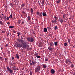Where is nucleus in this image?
<instances>
[{
  "label": "nucleus",
  "instance_id": "obj_38",
  "mask_svg": "<svg viewBox=\"0 0 75 75\" xmlns=\"http://www.w3.org/2000/svg\"><path fill=\"white\" fill-rule=\"evenodd\" d=\"M45 61H48V59L46 58V59H45Z\"/></svg>",
  "mask_w": 75,
  "mask_h": 75
},
{
  "label": "nucleus",
  "instance_id": "obj_27",
  "mask_svg": "<svg viewBox=\"0 0 75 75\" xmlns=\"http://www.w3.org/2000/svg\"><path fill=\"white\" fill-rule=\"evenodd\" d=\"M57 42H54V45H55L56 46H57Z\"/></svg>",
  "mask_w": 75,
  "mask_h": 75
},
{
  "label": "nucleus",
  "instance_id": "obj_61",
  "mask_svg": "<svg viewBox=\"0 0 75 75\" xmlns=\"http://www.w3.org/2000/svg\"><path fill=\"white\" fill-rule=\"evenodd\" d=\"M1 12V11L0 10V13Z\"/></svg>",
  "mask_w": 75,
  "mask_h": 75
},
{
  "label": "nucleus",
  "instance_id": "obj_29",
  "mask_svg": "<svg viewBox=\"0 0 75 75\" xmlns=\"http://www.w3.org/2000/svg\"><path fill=\"white\" fill-rule=\"evenodd\" d=\"M54 28L55 29V30H57V29H58V27H57V26H55V28Z\"/></svg>",
  "mask_w": 75,
  "mask_h": 75
},
{
  "label": "nucleus",
  "instance_id": "obj_35",
  "mask_svg": "<svg viewBox=\"0 0 75 75\" xmlns=\"http://www.w3.org/2000/svg\"><path fill=\"white\" fill-rule=\"evenodd\" d=\"M5 32V31H2V32H1V34H3V33H4Z\"/></svg>",
  "mask_w": 75,
  "mask_h": 75
},
{
  "label": "nucleus",
  "instance_id": "obj_31",
  "mask_svg": "<svg viewBox=\"0 0 75 75\" xmlns=\"http://www.w3.org/2000/svg\"><path fill=\"white\" fill-rule=\"evenodd\" d=\"M64 46H67V43H65L64 44Z\"/></svg>",
  "mask_w": 75,
  "mask_h": 75
},
{
  "label": "nucleus",
  "instance_id": "obj_54",
  "mask_svg": "<svg viewBox=\"0 0 75 75\" xmlns=\"http://www.w3.org/2000/svg\"><path fill=\"white\" fill-rule=\"evenodd\" d=\"M35 55H36V56L38 55V54H37V53H36L35 54Z\"/></svg>",
  "mask_w": 75,
  "mask_h": 75
},
{
  "label": "nucleus",
  "instance_id": "obj_39",
  "mask_svg": "<svg viewBox=\"0 0 75 75\" xmlns=\"http://www.w3.org/2000/svg\"><path fill=\"white\" fill-rule=\"evenodd\" d=\"M24 21H22L21 22V24H24Z\"/></svg>",
  "mask_w": 75,
  "mask_h": 75
},
{
  "label": "nucleus",
  "instance_id": "obj_56",
  "mask_svg": "<svg viewBox=\"0 0 75 75\" xmlns=\"http://www.w3.org/2000/svg\"><path fill=\"white\" fill-rule=\"evenodd\" d=\"M27 11H29V9H28L27 10Z\"/></svg>",
  "mask_w": 75,
  "mask_h": 75
},
{
  "label": "nucleus",
  "instance_id": "obj_4",
  "mask_svg": "<svg viewBox=\"0 0 75 75\" xmlns=\"http://www.w3.org/2000/svg\"><path fill=\"white\" fill-rule=\"evenodd\" d=\"M40 66H38L37 67L36 69H35V72H37L40 71Z\"/></svg>",
  "mask_w": 75,
  "mask_h": 75
},
{
  "label": "nucleus",
  "instance_id": "obj_22",
  "mask_svg": "<svg viewBox=\"0 0 75 75\" xmlns=\"http://www.w3.org/2000/svg\"><path fill=\"white\" fill-rule=\"evenodd\" d=\"M74 65L73 64H71V67L74 68Z\"/></svg>",
  "mask_w": 75,
  "mask_h": 75
},
{
  "label": "nucleus",
  "instance_id": "obj_47",
  "mask_svg": "<svg viewBox=\"0 0 75 75\" xmlns=\"http://www.w3.org/2000/svg\"><path fill=\"white\" fill-rule=\"evenodd\" d=\"M6 17H7V16L5 15L4 17V18L6 19Z\"/></svg>",
  "mask_w": 75,
  "mask_h": 75
},
{
  "label": "nucleus",
  "instance_id": "obj_45",
  "mask_svg": "<svg viewBox=\"0 0 75 75\" xmlns=\"http://www.w3.org/2000/svg\"><path fill=\"white\" fill-rule=\"evenodd\" d=\"M27 49L28 50H30V47H27Z\"/></svg>",
  "mask_w": 75,
  "mask_h": 75
},
{
  "label": "nucleus",
  "instance_id": "obj_23",
  "mask_svg": "<svg viewBox=\"0 0 75 75\" xmlns=\"http://www.w3.org/2000/svg\"><path fill=\"white\" fill-rule=\"evenodd\" d=\"M31 11L30 12L32 13H33V9L31 8Z\"/></svg>",
  "mask_w": 75,
  "mask_h": 75
},
{
  "label": "nucleus",
  "instance_id": "obj_2",
  "mask_svg": "<svg viewBox=\"0 0 75 75\" xmlns=\"http://www.w3.org/2000/svg\"><path fill=\"white\" fill-rule=\"evenodd\" d=\"M27 40L28 41H29V42H33V41H34V38H31V37H30L28 38Z\"/></svg>",
  "mask_w": 75,
  "mask_h": 75
},
{
  "label": "nucleus",
  "instance_id": "obj_5",
  "mask_svg": "<svg viewBox=\"0 0 75 75\" xmlns=\"http://www.w3.org/2000/svg\"><path fill=\"white\" fill-rule=\"evenodd\" d=\"M37 15L38 16H39V17H42V12H41L40 13V12H37Z\"/></svg>",
  "mask_w": 75,
  "mask_h": 75
},
{
  "label": "nucleus",
  "instance_id": "obj_50",
  "mask_svg": "<svg viewBox=\"0 0 75 75\" xmlns=\"http://www.w3.org/2000/svg\"><path fill=\"white\" fill-rule=\"evenodd\" d=\"M3 17H4V16H1V20H2V18H3Z\"/></svg>",
  "mask_w": 75,
  "mask_h": 75
},
{
  "label": "nucleus",
  "instance_id": "obj_34",
  "mask_svg": "<svg viewBox=\"0 0 75 75\" xmlns=\"http://www.w3.org/2000/svg\"><path fill=\"white\" fill-rule=\"evenodd\" d=\"M18 23L19 24H20L21 23V20H19L18 21Z\"/></svg>",
  "mask_w": 75,
  "mask_h": 75
},
{
  "label": "nucleus",
  "instance_id": "obj_1",
  "mask_svg": "<svg viewBox=\"0 0 75 75\" xmlns=\"http://www.w3.org/2000/svg\"><path fill=\"white\" fill-rule=\"evenodd\" d=\"M21 42V44L20 43H17L16 44V46L17 47H22V48H27V47L28 46L27 45V42L25 40L22 39Z\"/></svg>",
  "mask_w": 75,
  "mask_h": 75
},
{
  "label": "nucleus",
  "instance_id": "obj_12",
  "mask_svg": "<svg viewBox=\"0 0 75 75\" xmlns=\"http://www.w3.org/2000/svg\"><path fill=\"white\" fill-rule=\"evenodd\" d=\"M48 49L49 50V51H52V48H51V47H50L48 48Z\"/></svg>",
  "mask_w": 75,
  "mask_h": 75
},
{
  "label": "nucleus",
  "instance_id": "obj_26",
  "mask_svg": "<svg viewBox=\"0 0 75 75\" xmlns=\"http://www.w3.org/2000/svg\"><path fill=\"white\" fill-rule=\"evenodd\" d=\"M9 28H14V26H9Z\"/></svg>",
  "mask_w": 75,
  "mask_h": 75
},
{
  "label": "nucleus",
  "instance_id": "obj_58",
  "mask_svg": "<svg viewBox=\"0 0 75 75\" xmlns=\"http://www.w3.org/2000/svg\"><path fill=\"white\" fill-rule=\"evenodd\" d=\"M11 65H13V63H11Z\"/></svg>",
  "mask_w": 75,
  "mask_h": 75
},
{
  "label": "nucleus",
  "instance_id": "obj_43",
  "mask_svg": "<svg viewBox=\"0 0 75 75\" xmlns=\"http://www.w3.org/2000/svg\"><path fill=\"white\" fill-rule=\"evenodd\" d=\"M32 62V61H30V65H33V63L32 64V62Z\"/></svg>",
  "mask_w": 75,
  "mask_h": 75
},
{
  "label": "nucleus",
  "instance_id": "obj_60",
  "mask_svg": "<svg viewBox=\"0 0 75 75\" xmlns=\"http://www.w3.org/2000/svg\"><path fill=\"white\" fill-rule=\"evenodd\" d=\"M1 16L0 15V18H1Z\"/></svg>",
  "mask_w": 75,
  "mask_h": 75
},
{
  "label": "nucleus",
  "instance_id": "obj_30",
  "mask_svg": "<svg viewBox=\"0 0 75 75\" xmlns=\"http://www.w3.org/2000/svg\"><path fill=\"white\" fill-rule=\"evenodd\" d=\"M61 0H59L57 1V3H60L61 2Z\"/></svg>",
  "mask_w": 75,
  "mask_h": 75
},
{
  "label": "nucleus",
  "instance_id": "obj_64",
  "mask_svg": "<svg viewBox=\"0 0 75 75\" xmlns=\"http://www.w3.org/2000/svg\"><path fill=\"white\" fill-rule=\"evenodd\" d=\"M1 49H3V48L2 47V48H1Z\"/></svg>",
  "mask_w": 75,
  "mask_h": 75
},
{
  "label": "nucleus",
  "instance_id": "obj_19",
  "mask_svg": "<svg viewBox=\"0 0 75 75\" xmlns=\"http://www.w3.org/2000/svg\"><path fill=\"white\" fill-rule=\"evenodd\" d=\"M16 58L18 59H19V56H18V54H16Z\"/></svg>",
  "mask_w": 75,
  "mask_h": 75
},
{
  "label": "nucleus",
  "instance_id": "obj_15",
  "mask_svg": "<svg viewBox=\"0 0 75 75\" xmlns=\"http://www.w3.org/2000/svg\"><path fill=\"white\" fill-rule=\"evenodd\" d=\"M59 21H60V22L61 23H62V22H63V21L62 19H59V20H58Z\"/></svg>",
  "mask_w": 75,
  "mask_h": 75
},
{
  "label": "nucleus",
  "instance_id": "obj_28",
  "mask_svg": "<svg viewBox=\"0 0 75 75\" xmlns=\"http://www.w3.org/2000/svg\"><path fill=\"white\" fill-rule=\"evenodd\" d=\"M10 4L11 5V6H13V4H12L11 2H10Z\"/></svg>",
  "mask_w": 75,
  "mask_h": 75
},
{
  "label": "nucleus",
  "instance_id": "obj_59",
  "mask_svg": "<svg viewBox=\"0 0 75 75\" xmlns=\"http://www.w3.org/2000/svg\"><path fill=\"white\" fill-rule=\"evenodd\" d=\"M0 59H2V57H0Z\"/></svg>",
  "mask_w": 75,
  "mask_h": 75
},
{
  "label": "nucleus",
  "instance_id": "obj_48",
  "mask_svg": "<svg viewBox=\"0 0 75 75\" xmlns=\"http://www.w3.org/2000/svg\"><path fill=\"white\" fill-rule=\"evenodd\" d=\"M54 19H57V16H55L54 17Z\"/></svg>",
  "mask_w": 75,
  "mask_h": 75
},
{
  "label": "nucleus",
  "instance_id": "obj_18",
  "mask_svg": "<svg viewBox=\"0 0 75 75\" xmlns=\"http://www.w3.org/2000/svg\"><path fill=\"white\" fill-rule=\"evenodd\" d=\"M43 68H47V66L45 65H43Z\"/></svg>",
  "mask_w": 75,
  "mask_h": 75
},
{
  "label": "nucleus",
  "instance_id": "obj_42",
  "mask_svg": "<svg viewBox=\"0 0 75 75\" xmlns=\"http://www.w3.org/2000/svg\"><path fill=\"white\" fill-rule=\"evenodd\" d=\"M63 17L64 19H65V15L64 14L63 15Z\"/></svg>",
  "mask_w": 75,
  "mask_h": 75
},
{
  "label": "nucleus",
  "instance_id": "obj_41",
  "mask_svg": "<svg viewBox=\"0 0 75 75\" xmlns=\"http://www.w3.org/2000/svg\"><path fill=\"white\" fill-rule=\"evenodd\" d=\"M9 45L8 44H6L5 45V47H8V46Z\"/></svg>",
  "mask_w": 75,
  "mask_h": 75
},
{
  "label": "nucleus",
  "instance_id": "obj_49",
  "mask_svg": "<svg viewBox=\"0 0 75 75\" xmlns=\"http://www.w3.org/2000/svg\"><path fill=\"white\" fill-rule=\"evenodd\" d=\"M22 13H23V14H25V12L24 11H23Z\"/></svg>",
  "mask_w": 75,
  "mask_h": 75
},
{
  "label": "nucleus",
  "instance_id": "obj_24",
  "mask_svg": "<svg viewBox=\"0 0 75 75\" xmlns=\"http://www.w3.org/2000/svg\"><path fill=\"white\" fill-rule=\"evenodd\" d=\"M42 4H44V0H42Z\"/></svg>",
  "mask_w": 75,
  "mask_h": 75
},
{
  "label": "nucleus",
  "instance_id": "obj_17",
  "mask_svg": "<svg viewBox=\"0 0 75 75\" xmlns=\"http://www.w3.org/2000/svg\"><path fill=\"white\" fill-rule=\"evenodd\" d=\"M12 68L13 69V71H16V70H17V69H16V68H17L12 67Z\"/></svg>",
  "mask_w": 75,
  "mask_h": 75
},
{
  "label": "nucleus",
  "instance_id": "obj_21",
  "mask_svg": "<svg viewBox=\"0 0 75 75\" xmlns=\"http://www.w3.org/2000/svg\"><path fill=\"white\" fill-rule=\"evenodd\" d=\"M28 20H30V16H28Z\"/></svg>",
  "mask_w": 75,
  "mask_h": 75
},
{
  "label": "nucleus",
  "instance_id": "obj_16",
  "mask_svg": "<svg viewBox=\"0 0 75 75\" xmlns=\"http://www.w3.org/2000/svg\"><path fill=\"white\" fill-rule=\"evenodd\" d=\"M17 40L19 42H21V39H20L19 38L17 39Z\"/></svg>",
  "mask_w": 75,
  "mask_h": 75
},
{
  "label": "nucleus",
  "instance_id": "obj_13",
  "mask_svg": "<svg viewBox=\"0 0 75 75\" xmlns=\"http://www.w3.org/2000/svg\"><path fill=\"white\" fill-rule=\"evenodd\" d=\"M44 31L45 33H47V28H44Z\"/></svg>",
  "mask_w": 75,
  "mask_h": 75
},
{
  "label": "nucleus",
  "instance_id": "obj_25",
  "mask_svg": "<svg viewBox=\"0 0 75 75\" xmlns=\"http://www.w3.org/2000/svg\"><path fill=\"white\" fill-rule=\"evenodd\" d=\"M36 57L37 58H41V57L40 56L37 55L36 56Z\"/></svg>",
  "mask_w": 75,
  "mask_h": 75
},
{
  "label": "nucleus",
  "instance_id": "obj_51",
  "mask_svg": "<svg viewBox=\"0 0 75 75\" xmlns=\"http://www.w3.org/2000/svg\"><path fill=\"white\" fill-rule=\"evenodd\" d=\"M25 5L24 4H22V7H24Z\"/></svg>",
  "mask_w": 75,
  "mask_h": 75
},
{
  "label": "nucleus",
  "instance_id": "obj_36",
  "mask_svg": "<svg viewBox=\"0 0 75 75\" xmlns=\"http://www.w3.org/2000/svg\"><path fill=\"white\" fill-rule=\"evenodd\" d=\"M14 57L13 56L11 57V59H12V60H13H13H14Z\"/></svg>",
  "mask_w": 75,
  "mask_h": 75
},
{
  "label": "nucleus",
  "instance_id": "obj_20",
  "mask_svg": "<svg viewBox=\"0 0 75 75\" xmlns=\"http://www.w3.org/2000/svg\"><path fill=\"white\" fill-rule=\"evenodd\" d=\"M19 33H20L19 32H18L17 33V34H18V37L19 35H21V34H20Z\"/></svg>",
  "mask_w": 75,
  "mask_h": 75
},
{
  "label": "nucleus",
  "instance_id": "obj_14",
  "mask_svg": "<svg viewBox=\"0 0 75 75\" xmlns=\"http://www.w3.org/2000/svg\"><path fill=\"white\" fill-rule=\"evenodd\" d=\"M42 15L43 16H46L47 14L45 12H43L42 13Z\"/></svg>",
  "mask_w": 75,
  "mask_h": 75
},
{
  "label": "nucleus",
  "instance_id": "obj_37",
  "mask_svg": "<svg viewBox=\"0 0 75 75\" xmlns=\"http://www.w3.org/2000/svg\"><path fill=\"white\" fill-rule=\"evenodd\" d=\"M10 16H11V18H13V15L12 14H11Z\"/></svg>",
  "mask_w": 75,
  "mask_h": 75
},
{
  "label": "nucleus",
  "instance_id": "obj_8",
  "mask_svg": "<svg viewBox=\"0 0 75 75\" xmlns=\"http://www.w3.org/2000/svg\"><path fill=\"white\" fill-rule=\"evenodd\" d=\"M39 45L40 47H42L43 46V44L42 42H40L39 43Z\"/></svg>",
  "mask_w": 75,
  "mask_h": 75
},
{
  "label": "nucleus",
  "instance_id": "obj_63",
  "mask_svg": "<svg viewBox=\"0 0 75 75\" xmlns=\"http://www.w3.org/2000/svg\"><path fill=\"white\" fill-rule=\"evenodd\" d=\"M50 27H49V29H50Z\"/></svg>",
  "mask_w": 75,
  "mask_h": 75
},
{
  "label": "nucleus",
  "instance_id": "obj_52",
  "mask_svg": "<svg viewBox=\"0 0 75 75\" xmlns=\"http://www.w3.org/2000/svg\"><path fill=\"white\" fill-rule=\"evenodd\" d=\"M7 24H8V25H9V24H10V22H9L8 21L7 22Z\"/></svg>",
  "mask_w": 75,
  "mask_h": 75
},
{
  "label": "nucleus",
  "instance_id": "obj_53",
  "mask_svg": "<svg viewBox=\"0 0 75 75\" xmlns=\"http://www.w3.org/2000/svg\"><path fill=\"white\" fill-rule=\"evenodd\" d=\"M9 35V33H8L7 34V37H8V35Z\"/></svg>",
  "mask_w": 75,
  "mask_h": 75
},
{
  "label": "nucleus",
  "instance_id": "obj_62",
  "mask_svg": "<svg viewBox=\"0 0 75 75\" xmlns=\"http://www.w3.org/2000/svg\"><path fill=\"white\" fill-rule=\"evenodd\" d=\"M9 18H11V16H9Z\"/></svg>",
  "mask_w": 75,
  "mask_h": 75
},
{
  "label": "nucleus",
  "instance_id": "obj_11",
  "mask_svg": "<svg viewBox=\"0 0 75 75\" xmlns=\"http://www.w3.org/2000/svg\"><path fill=\"white\" fill-rule=\"evenodd\" d=\"M51 72L52 74H54V73H55V70H54V69H52L51 70Z\"/></svg>",
  "mask_w": 75,
  "mask_h": 75
},
{
  "label": "nucleus",
  "instance_id": "obj_3",
  "mask_svg": "<svg viewBox=\"0 0 75 75\" xmlns=\"http://www.w3.org/2000/svg\"><path fill=\"white\" fill-rule=\"evenodd\" d=\"M7 70L9 71V73H10V74H12V73H13V70H12L11 69H10L9 67H7Z\"/></svg>",
  "mask_w": 75,
  "mask_h": 75
},
{
  "label": "nucleus",
  "instance_id": "obj_46",
  "mask_svg": "<svg viewBox=\"0 0 75 75\" xmlns=\"http://www.w3.org/2000/svg\"><path fill=\"white\" fill-rule=\"evenodd\" d=\"M6 20H9V18L8 17H7L6 18Z\"/></svg>",
  "mask_w": 75,
  "mask_h": 75
},
{
  "label": "nucleus",
  "instance_id": "obj_10",
  "mask_svg": "<svg viewBox=\"0 0 75 75\" xmlns=\"http://www.w3.org/2000/svg\"><path fill=\"white\" fill-rule=\"evenodd\" d=\"M49 45L50 46H51L52 47L53 45H54V42H51L50 43Z\"/></svg>",
  "mask_w": 75,
  "mask_h": 75
},
{
  "label": "nucleus",
  "instance_id": "obj_6",
  "mask_svg": "<svg viewBox=\"0 0 75 75\" xmlns=\"http://www.w3.org/2000/svg\"><path fill=\"white\" fill-rule=\"evenodd\" d=\"M66 63L67 64H68V62L69 64H72V62H71V60L69 59L66 60Z\"/></svg>",
  "mask_w": 75,
  "mask_h": 75
},
{
  "label": "nucleus",
  "instance_id": "obj_33",
  "mask_svg": "<svg viewBox=\"0 0 75 75\" xmlns=\"http://www.w3.org/2000/svg\"><path fill=\"white\" fill-rule=\"evenodd\" d=\"M68 41L69 44H70V43H71V42L70 41V40L69 39H68Z\"/></svg>",
  "mask_w": 75,
  "mask_h": 75
},
{
  "label": "nucleus",
  "instance_id": "obj_55",
  "mask_svg": "<svg viewBox=\"0 0 75 75\" xmlns=\"http://www.w3.org/2000/svg\"><path fill=\"white\" fill-rule=\"evenodd\" d=\"M7 58L5 59V61H7Z\"/></svg>",
  "mask_w": 75,
  "mask_h": 75
},
{
  "label": "nucleus",
  "instance_id": "obj_40",
  "mask_svg": "<svg viewBox=\"0 0 75 75\" xmlns=\"http://www.w3.org/2000/svg\"><path fill=\"white\" fill-rule=\"evenodd\" d=\"M30 75H32V72L30 71Z\"/></svg>",
  "mask_w": 75,
  "mask_h": 75
},
{
  "label": "nucleus",
  "instance_id": "obj_32",
  "mask_svg": "<svg viewBox=\"0 0 75 75\" xmlns=\"http://www.w3.org/2000/svg\"><path fill=\"white\" fill-rule=\"evenodd\" d=\"M3 24V21H0V24Z\"/></svg>",
  "mask_w": 75,
  "mask_h": 75
},
{
  "label": "nucleus",
  "instance_id": "obj_57",
  "mask_svg": "<svg viewBox=\"0 0 75 75\" xmlns=\"http://www.w3.org/2000/svg\"><path fill=\"white\" fill-rule=\"evenodd\" d=\"M71 0H69V2H71Z\"/></svg>",
  "mask_w": 75,
  "mask_h": 75
},
{
  "label": "nucleus",
  "instance_id": "obj_44",
  "mask_svg": "<svg viewBox=\"0 0 75 75\" xmlns=\"http://www.w3.org/2000/svg\"><path fill=\"white\" fill-rule=\"evenodd\" d=\"M13 33H16L15 30H13Z\"/></svg>",
  "mask_w": 75,
  "mask_h": 75
},
{
  "label": "nucleus",
  "instance_id": "obj_9",
  "mask_svg": "<svg viewBox=\"0 0 75 75\" xmlns=\"http://www.w3.org/2000/svg\"><path fill=\"white\" fill-rule=\"evenodd\" d=\"M32 65H35V64H37V62L36 61H34V62L32 61Z\"/></svg>",
  "mask_w": 75,
  "mask_h": 75
},
{
  "label": "nucleus",
  "instance_id": "obj_7",
  "mask_svg": "<svg viewBox=\"0 0 75 75\" xmlns=\"http://www.w3.org/2000/svg\"><path fill=\"white\" fill-rule=\"evenodd\" d=\"M57 19H54H54H53V20H52V23H56V22H57Z\"/></svg>",
  "mask_w": 75,
  "mask_h": 75
}]
</instances>
